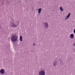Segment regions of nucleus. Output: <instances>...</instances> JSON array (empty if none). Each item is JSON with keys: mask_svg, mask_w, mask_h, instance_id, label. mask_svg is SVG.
<instances>
[{"mask_svg": "<svg viewBox=\"0 0 75 75\" xmlns=\"http://www.w3.org/2000/svg\"><path fill=\"white\" fill-rule=\"evenodd\" d=\"M20 22L19 21H18V22H17V21L13 20L12 22V23L9 24V26L11 27H17L18 26L17 24H18Z\"/></svg>", "mask_w": 75, "mask_h": 75, "instance_id": "nucleus-1", "label": "nucleus"}, {"mask_svg": "<svg viewBox=\"0 0 75 75\" xmlns=\"http://www.w3.org/2000/svg\"><path fill=\"white\" fill-rule=\"evenodd\" d=\"M18 38V36L17 35H13L11 37V40L12 42H16L17 41Z\"/></svg>", "mask_w": 75, "mask_h": 75, "instance_id": "nucleus-2", "label": "nucleus"}, {"mask_svg": "<svg viewBox=\"0 0 75 75\" xmlns=\"http://www.w3.org/2000/svg\"><path fill=\"white\" fill-rule=\"evenodd\" d=\"M39 75H45V71L41 70L39 72Z\"/></svg>", "mask_w": 75, "mask_h": 75, "instance_id": "nucleus-3", "label": "nucleus"}, {"mask_svg": "<svg viewBox=\"0 0 75 75\" xmlns=\"http://www.w3.org/2000/svg\"><path fill=\"white\" fill-rule=\"evenodd\" d=\"M44 27L46 29L48 28V23L47 22H45L44 24Z\"/></svg>", "mask_w": 75, "mask_h": 75, "instance_id": "nucleus-4", "label": "nucleus"}, {"mask_svg": "<svg viewBox=\"0 0 75 75\" xmlns=\"http://www.w3.org/2000/svg\"><path fill=\"white\" fill-rule=\"evenodd\" d=\"M0 73L1 74H4L5 73V71L4 69H1L0 70Z\"/></svg>", "mask_w": 75, "mask_h": 75, "instance_id": "nucleus-5", "label": "nucleus"}, {"mask_svg": "<svg viewBox=\"0 0 75 75\" xmlns=\"http://www.w3.org/2000/svg\"><path fill=\"white\" fill-rule=\"evenodd\" d=\"M41 10H42V8H39L38 9V14H40L41 12Z\"/></svg>", "mask_w": 75, "mask_h": 75, "instance_id": "nucleus-6", "label": "nucleus"}, {"mask_svg": "<svg viewBox=\"0 0 75 75\" xmlns=\"http://www.w3.org/2000/svg\"><path fill=\"white\" fill-rule=\"evenodd\" d=\"M53 65L54 66H55L57 65V61H55L53 63Z\"/></svg>", "mask_w": 75, "mask_h": 75, "instance_id": "nucleus-7", "label": "nucleus"}, {"mask_svg": "<svg viewBox=\"0 0 75 75\" xmlns=\"http://www.w3.org/2000/svg\"><path fill=\"white\" fill-rule=\"evenodd\" d=\"M70 36L71 38H73L74 37V35L73 34H71Z\"/></svg>", "mask_w": 75, "mask_h": 75, "instance_id": "nucleus-8", "label": "nucleus"}, {"mask_svg": "<svg viewBox=\"0 0 75 75\" xmlns=\"http://www.w3.org/2000/svg\"><path fill=\"white\" fill-rule=\"evenodd\" d=\"M70 16H71V13H69V14H68V15L67 16V17L68 18H69V17H70Z\"/></svg>", "mask_w": 75, "mask_h": 75, "instance_id": "nucleus-9", "label": "nucleus"}, {"mask_svg": "<svg viewBox=\"0 0 75 75\" xmlns=\"http://www.w3.org/2000/svg\"><path fill=\"white\" fill-rule=\"evenodd\" d=\"M20 41H21V42L23 41L22 37L21 36H20Z\"/></svg>", "mask_w": 75, "mask_h": 75, "instance_id": "nucleus-10", "label": "nucleus"}, {"mask_svg": "<svg viewBox=\"0 0 75 75\" xmlns=\"http://www.w3.org/2000/svg\"><path fill=\"white\" fill-rule=\"evenodd\" d=\"M59 9L61 11H63V8L62 7H60L59 8Z\"/></svg>", "mask_w": 75, "mask_h": 75, "instance_id": "nucleus-11", "label": "nucleus"}, {"mask_svg": "<svg viewBox=\"0 0 75 75\" xmlns=\"http://www.w3.org/2000/svg\"><path fill=\"white\" fill-rule=\"evenodd\" d=\"M73 32L74 33V34H75V28L73 30Z\"/></svg>", "mask_w": 75, "mask_h": 75, "instance_id": "nucleus-12", "label": "nucleus"}, {"mask_svg": "<svg viewBox=\"0 0 75 75\" xmlns=\"http://www.w3.org/2000/svg\"><path fill=\"white\" fill-rule=\"evenodd\" d=\"M73 46H75V43L73 44Z\"/></svg>", "mask_w": 75, "mask_h": 75, "instance_id": "nucleus-13", "label": "nucleus"}, {"mask_svg": "<svg viewBox=\"0 0 75 75\" xmlns=\"http://www.w3.org/2000/svg\"><path fill=\"white\" fill-rule=\"evenodd\" d=\"M35 43H34V44H33V46H35Z\"/></svg>", "mask_w": 75, "mask_h": 75, "instance_id": "nucleus-14", "label": "nucleus"}, {"mask_svg": "<svg viewBox=\"0 0 75 75\" xmlns=\"http://www.w3.org/2000/svg\"><path fill=\"white\" fill-rule=\"evenodd\" d=\"M68 18L67 17H66V18L65 19V20H66V19H68Z\"/></svg>", "mask_w": 75, "mask_h": 75, "instance_id": "nucleus-15", "label": "nucleus"}, {"mask_svg": "<svg viewBox=\"0 0 75 75\" xmlns=\"http://www.w3.org/2000/svg\"><path fill=\"white\" fill-rule=\"evenodd\" d=\"M1 28V26H0V29Z\"/></svg>", "mask_w": 75, "mask_h": 75, "instance_id": "nucleus-16", "label": "nucleus"}]
</instances>
